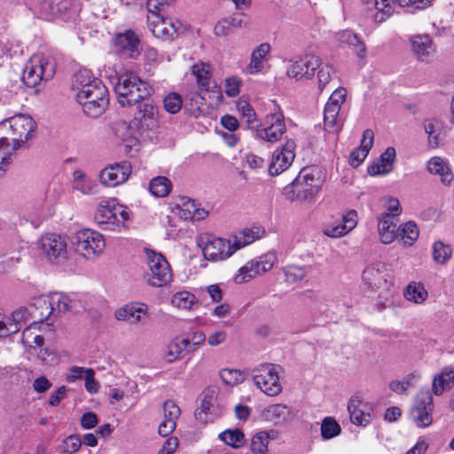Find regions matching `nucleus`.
<instances>
[{
	"instance_id": "59",
	"label": "nucleus",
	"mask_w": 454,
	"mask_h": 454,
	"mask_svg": "<svg viewBox=\"0 0 454 454\" xmlns=\"http://www.w3.org/2000/svg\"><path fill=\"white\" fill-rule=\"evenodd\" d=\"M163 105L167 112L176 114L182 107L183 99L179 94L172 92L165 97Z\"/></svg>"
},
{
	"instance_id": "38",
	"label": "nucleus",
	"mask_w": 454,
	"mask_h": 454,
	"mask_svg": "<svg viewBox=\"0 0 454 454\" xmlns=\"http://www.w3.org/2000/svg\"><path fill=\"white\" fill-rule=\"evenodd\" d=\"M338 40L341 43L348 44L356 53L357 58L364 60L366 58V46L360 37L351 30H343L338 34Z\"/></svg>"
},
{
	"instance_id": "22",
	"label": "nucleus",
	"mask_w": 454,
	"mask_h": 454,
	"mask_svg": "<svg viewBox=\"0 0 454 454\" xmlns=\"http://www.w3.org/2000/svg\"><path fill=\"white\" fill-rule=\"evenodd\" d=\"M131 173L129 161H122L106 167L99 173L100 183L106 187H116L125 183Z\"/></svg>"
},
{
	"instance_id": "21",
	"label": "nucleus",
	"mask_w": 454,
	"mask_h": 454,
	"mask_svg": "<svg viewBox=\"0 0 454 454\" xmlns=\"http://www.w3.org/2000/svg\"><path fill=\"white\" fill-rule=\"evenodd\" d=\"M39 12L47 19L60 17L68 20L76 14L77 7L73 0H42Z\"/></svg>"
},
{
	"instance_id": "27",
	"label": "nucleus",
	"mask_w": 454,
	"mask_h": 454,
	"mask_svg": "<svg viewBox=\"0 0 454 454\" xmlns=\"http://www.w3.org/2000/svg\"><path fill=\"white\" fill-rule=\"evenodd\" d=\"M271 46L268 43H262L255 47L250 56V60L246 67L248 74H258L265 69L266 63L270 59Z\"/></svg>"
},
{
	"instance_id": "37",
	"label": "nucleus",
	"mask_w": 454,
	"mask_h": 454,
	"mask_svg": "<svg viewBox=\"0 0 454 454\" xmlns=\"http://www.w3.org/2000/svg\"><path fill=\"white\" fill-rule=\"evenodd\" d=\"M179 215L184 220H202L207 217V211L205 208L200 207L195 200L189 198H182L180 200Z\"/></svg>"
},
{
	"instance_id": "9",
	"label": "nucleus",
	"mask_w": 454,
	"mask_h": 454,
	"mask_svg": "<svg viewBox=\"0 0 454 454\" xmlns=\"http://www.w3.org/2000/svg\"><path fill=\"white\" fill-rule=\"evenodd\" d=\"M71 243L75 253L86 259H93L98 256L106 247L103 235L91 229H83L77 231Z\"/></svg>"
},
{
	"instance_id": "41",
	"label": "nucleus",
	"mask_w": 454,
	"mask_h": 454,
	"mask_svg": "<svg viewBox=\"0 0 454 454\" xmlns=\"http://www.w3.org/2000/svg\"><path fill=\"white\" fill-rule=\"evenodd\" d=\"M454 383V368L446 367L441 373L434 376L432 389L435 395H440Z\"/></svg>"
},
{
	"instance_id": "30",
	"label": "nucleus",
	"mask_w": 454,
	"mask_h": 454,
	"mask_svg": "<svg viewBox=\"0 0 454 454\" xmlns=\"http://www.w3.org/2000/svg\"><path fill=\"white\" fill-rule=\"evenodd\" d=\"M265 236V230L259 224H254L250 227L244 228L238 233L231 236L237 251L251 245L256 240Z\"/></svg>"
},
{
	"instance_id": "46",
	"label": "nucleus",
	"mask_w": 454,
	"mask_h": 454,
	"mask_svg": "<svg viewBox=\"0 0 454 454\" xmlns=\"http://www.w3.org/2000/svg\"><path fill=\"white\" fill-rule=\"evenodd\" d=\"M51 307L53 308V313L66 312L75 307L74 301L67 294L63 293H51L47 295Z\"/></svg>"
},
{
	"instance_id": "53",
	"label": "nucleus",
	"mask_w": 454,
	"mask_h": 454,
	"mask_svg": "<svg viewBox=\"0 0 454 454\" xmlns=\"http://www.w3.org/2000/svg\"><path fill=\"white\" fill-rule=\"evenodd\" d=\"M13 147L10 146L9 140L5 137L0 138V176L6 168L12 163Z\"/></svg>"
},
{
	"instance_id": "35",
	"label": "nucleus",
	"mask_w": 454,
	"mask_h": 454,
	"mask_svg": "<svg viewBox=\"0 0 454 454\" xmlns=\"http://www.w3.org/2000/svg\"><path fill=\"white\" fill-rule=\"evenodd\" d=\"M410 43L413 53L420 60L427 59L434 51L432 39L427 34L412 35Z\"/></svg>"
},
{
	"instance_id": "48",
	"label": "nucleus",
	"mask_w": 454,
	"mask_h": 454,
	"mask_svg": "<svg viewBox=\"0 0 454 454\" xmlns=\"http://www.w3.org/2000/svg\"><path fill=\"white\" fill-rule=\"evenodd\" d=\"M74 188L83 194H90L93 192L96 184L89 178L82 170L74 172Z\"/></svg>"
},
{
	"instance_id": "57",
	"label": "nucleus",
	"mask_w": 454,
	"mask_h": 454,
	"mask_svg": "<svg viewBox=\"0 0 454 454\" xmlns=\"http://www.w3.org/2000/svg\"><path fill=\"white\" fill-rule=\"evenodd\" d=\"M23 51L17 42H9L4 35H0V56L13 57L22 54Z\"/></svg>"
},
{
	"instance_id": "6",
	"label": "nucleus",
	"mask_w": 454,
	"mask_h": 454,
	"mask_svg": "<svg viewBox=\"0 0 454 454\" xmlns=\"http://www.w3.org/2000/svg\"><path fill=\"white\" fill-rule=\"evenodd\" d=\"M9 129L11 137L10 146L13 147V153L30 137L36 129V123L28 114H17L10 118H6L0 122V130Z\"/></svg>"
},
{
	"instance_id": "45",
	"label": "nucleus",
	"mask_w": 454,
	"mask_h": 454,
	"mask_svg": "<svg viewBox=\"0 0 454 454\" xmlns=\"http://www.w3.org/2000/svg\"><path fill=\"white\" fill-rule=\"evenodd\" d=\"M419 235L418 225L412 221L404 223L398 227L397 237L405 247H411L418 239Z\"/></svg>"
},
{
	"instance_id": "29",
	"label": "nucleus",
	"mask_w": 454,
	"mask_h": 454,
	"mask_svg": "<svg viewBox=\"0 0 454 454\" xmlns=\"http://www.w3.org/2000/svg\"><path fill=\"white\" fill-rule=\"evenodd\" d=\"M164 419L160 424L158 432L160 435L167 437L173 433L176 427V419L181 414L180 408L171 400L163 404Z\"/></svg>"
},
{
	"instance_id": "42",
	"label": "nucleus",
	"mask_w": 454,
	"mask_h": 454,
	"mask_svg": "<svg viewBox=\"0 0 454 454\" xmlns=\"http://www.w3.org/2000/svg\"><path fill=\"white\" fill-rule=\"evenodd\" d=\"M427 170L431 174L441 176L443 184H450L452 180V174L448 162L441 157H433L427 162Z\"/></svg>"
},
{
	"instance_id": "19",
	"label": "nucleus",
	"mask_w": 454,
	"mask_h": 454,
	"mask_svg": "<svg viewBox=\"0 0 454 454\" xmlns=\"http://www.w3.org/2000/svg\"><path fill=\"white\" fill-rule=\"evenodd\" d=\"M133 124L142 131L153 130L158 127L159 112L153 101L147 99L138 103Z\"/></svg>"
},
{
	"instance_id": "58",
	"label": "nucleus",
	"mask_w": 454,
	"mask_h": 454,
	"mask_svg": "<svg viewBox=\"0 0 454 454\" xmlns=\"http://www.w3.org/2000/svg\"><path fill=\"white\" fill-rule=\"evenodd\" d=\"M317 83L318 89L322 90L326 84H328L333 74V68L329 64L319 62V67L317 68Z\"/></svg>"
},
{
	"instance_id": "8",
	"label": "nucleus",
	"mask_w": 454,
	"mask_h": 454,
	"mask_svg": "<svg viewBox=\"0 0 454 454\" xmlns=\"http://www.w3.org/2000/svg\"><path fill=\"white\" fill-rule=\"evenodd\" d=\"M365 10L376 23L384 22L395 12V4L423 10L429 7L434 0H364Z\"/></svg>"
},
{
	"instance_id": "28",
	"label": "nucleus",
	"mask_w": 454,
	"mask_h": 454,
	"mask_svg": "<svg viewBox=\"0 0 454 454\" xmlns=\"http://www.w3.org/2000/svg\"><path fill=\"white\" fill-rule=\"evenodd\" d=\"M27 308L29 309V316L31 317L30 325H38L50 318L53 313V308L49 301L47 295L37 297L34 302L30 303Z\"/></svg>"
},
{
	"instance_id": "17",
	"label": "nucleus",
	"mask_w": 454,
	"mask_h": 454,
	"mask_svg": "<svg viewBox=\"0 0 454 454\" xmlns=\"http://www.w3.org/2000/svg\"><path fill=\"white\" fill-rule=\"evenodd\" d=\"M433 396L428 390H421L415 400L411 416L418 427H427L433 422Z\"/></svg>"
},
{
	"instance_id": "1",
	"label": "nucleus",
	"mask_w": 454,
	"mask_h": 454,
	"mask_svg": "<svg viewBox=\"0 0 454 454\" xmlns=\"http://www.w3.org/2000/svg\"><path fill=\"white\" fill-rule=\"evenodd\" d=\"M72 88L76 92L77 102L87 116L97 118L106 111L109 104L107 88L90 71L83 69L77 72Z\"/></svg>"
},
{
	"instance_id": "13",
	"label": "nucleus",
	"mask_w": 454,
	"mask_h": 454,
	"mask_svg": "<svg viewBox=\"0 0 454 454\" xmlns=\"http://www.w3.org/2000/svg\"><path fill=\"white\" fill-rule=\"evenodd\" d=\"M111 45L115 54L124 58L136 59L141 51L140 36L129 28L116 32L111 40Z\"/></svg>"
},
{
	"instance_id": "43",
	"label": "nucleus",
	"mask_w": 454,
	"mask_h": 454,
	"mask_svg": "<svg viewBox=\"0 0 454 454\" xmlns=\"http://www.w3.org/2000/svg\"><path fill=\"white\" fill-rule=\"evenodd\" d=\"M171 304L178 309L192 310L199 305V302L193 294L182 290L172 295Z\"/></svg>"
},
{
	"instance_id": "60",
	"label": "nucleus",
	"mask_w": 454,
	"mask_h": 454,
	"mask_svg": "<svg viewBox=\"0 0 454 454\" xmlns=\"http://www.w3.org/2000/svg\"><path fill=\"white\" fill-rule=\"evenodd\" d=\"M35 328V325H29L26 327L22 333V341L25 345L35 348H41L43 345V338L39 334L33 335L32 329Z\"/></svg>"
},
{
	"instance_id": "64",
	"label": "nucleus",
	"mask_w": 454,
	"mask_h": 454,
	"mask_svg": "<svg viewBox=\"0 0 454 454\" xmlns=\"http://www.w3.org/2000/svg\"><path fill=\"white\" fill-rule=\"evenodd\" d=\"M383 201H384V207L386 208L385 213L389 214V215L392 218L401 215L402 208L400 207V202L396 198L387 196L383 199Z\"/></svg>"
},
{
	"instance_id": "33",
	"label": "nucleus",
	"mask_w": 454,
	"mask_h": 454,
	"mask_svg": "<svg viewBox=\"0 0 454 454\" xmlns=\"http://www.w3.org/2000/svg\"><path fill=\"white\" fill-rule=\"evenodd\" d=\"M261 417L264 421L273 425H282L290 419L291 411L286 404L274 403L263 408Z\"/></svg>"
},
{
	"instance_id": "16",
	"label": "nucleus",
	"mask_w": 454,
	"mask_h": 454,
	"mask_svg": "<svg viewBox=\"0 0 454 454\" xmlns=\"http://www.w3.org/2000/svg\"><path fill=\"white\" fill-rule=\"evenodd\" d=\"M346 99V90L344 88L336 89L329 98L324 110V123L329 131H339L341 128V122L339 119V114L342 104Z\"/></svg>"
},
{
	"instance_id": "36",
	"label": "nucleus",
	"mask_w": 454,
	"mask_h": 454,
	"mask_svg": "<svg viewBox=\"0 0 454 454\" xmlns=\"http://www.w3.org/2000/svg\"><path fill=\"white\" fill-rule=\"evenodd\" d=\"M378 231L380 241L384 244L392 243L397 237L398 228L389 214L382 213L378 216Z\"/></svg>"
},
{
	"instance_id": "10",
	"label": "nucleus",
	"mask_w": 454,
	"mask_h": 454,
	"mask_svg": "<svg viewBox=\"0 0 454 454\" xmlns=\"http://www.w3.org/2000/svg\"><path fill=\"white\" fill-rule=\"evenodd\" d=\"M321 186L320 181L315 178L313 171L302 169L297 177L284 189L288 200H307L317 193Z\"/></svg>"
},
{
	"instance_id": "7",
	"label": "nucleus",
	"mask_w": 454,
	"mask_h": 454,
	"mask_svg": "<svg viewBox=\"0 0 454 454\" xmlns=\"http://www.w3.org/2000/svg\"><path fill=\"white\" fill-rule=\"evenodd\" d=\"M282 367L272 363H262L251 372L255 387L268 396H277L282 392L279 373Z\"/></svg>"
},
{
	"instance_id": "11",
	"label": "nucleus",
	"mask_w": 454,
	"mask_h": 454,
	"mask_svg": "<svg viewBox=\"0 0 454 454\" xmlns=\"http://www.w3.org/2000/svg\"><path fill=\"white\" fill-rule=\"evenodd\" d=\"M200 247L205 259L214 262L226 261L237 252L231 236L230 239L205 236L200 239Z\"/></svg>"
},
{
	"instance_id": "3",
	"label": "nucleus",
	"mask_w": 454,
	"mask_h": 454,
	"mask_svg": "<svg viewBox=\"0 0 454 454\" xmlns=\"http://www.w3.org/2000/svg\"><path fill=\"white\" fill-rule=\"evenodd\" d=\"M57 63L51 54H34L23 68L22 81L29 88L51 80L56 72Z\"/></svg>"
},
{
	"instance_id": "24",
	"label": "nucleus",
	"mask_w": 454,
	"mask_h": 454,
	"mask_svg": "<svg viewBox=\"0 0 454 454\" xmlns=\"http://www.w3.org/2000/svg\"><path fill=\"white\" fill-rule=\"evenodd\" d=\"M358 221L356 210H349L342 215L340 221L333 222L325 225L323 233L332 239H339L348 234L356 228Z\"/></svg>"
},
{
	"instance_id": "52",
	"label": "nucleus",
	"mask_w": 454,
	"mask_h": 454,
	"mask_svg": "<svg viewBox=\"0 0 454 454\" xmlns=\"http://www.w3.org/2000/svg\"><path fill=\"white\" fill-rule=\"evenodd\" d=\"M184 353L185 351L179 341V337H175L166 346L164 357L168 363H173L181 358Z\"/></svg>"
},
{
	"instance_id": "14",
	"label": "nucleus",
	"mask_w": 454,
	"mask_h": 454,
	"mask_svg": "<svg viewBox=\"0 0 454 454\" xmlns=\"http://www.w3.org/2000/svg\"><path fill=\"white\" fill-rule=\"evenodd\" d=\"M286 131L284 114L277 111L265 116L263 122L255 129V137L269 143H276Z\"/></svg>"
},
{
	"instance_id": "2",
	"label": "nucleus",
	"mask_w": 454,
	"mask_h": 454,
	"mask_svg": "<svg viewBox=\"0 0 454 454\" xmlns=\"http://www.w3.org/2000/svg\"><path fill=\"white\" fill-rule=\"evenodd\" d=\"M114 89L118 102L122 106L137 104L151 93L148 83L132 72H125L118 75Z\"/></svg>"
},
{
	"instance_id": "4",
	"label": "nucleus",
	"mask_w": 454,
	"mask_h": 454,
	"mask_svg": "<svg viewBox=\"0 0 454 454\" xmlns=\"http://www.w3.org/2000/svg\"><path fill=\"white\" fill-rule=\"evenodd\" d=\"M94 219L104 230L120 231L129 219V211L116 199H104L98 204Z\"/></svg>"
},
{
	"instance_id": "63",
	"label": "nucleus",
	"mask_w": 454,
	"mask_h": 454,
	"mask_svg": "<svg viewBox=\"0 0 454 454\" xmlns=\"http://www.w3.org/2000/svg\"><path fill=\"white\" fill-rule=\"evenodd\" d=\"M81 438L76 434H71L62 442L61 451L65 454H74L81 448Z\"/></svg>"
},
{
	"instance_id": "5",
	"label": "nucleus",
	"mask_w": 454,
	"mask_h": 454,
	"mask_svg": "<svg viewBox=\"0 0 454 454\" xmlns=\"http://www.w3.org/2000/svg\"><path fill=\"white\" fill-rule=\"evenodd\" d=\"M146 269L144 280L153 287H163L172 280V270L165 256L150 248H145Z\"/></svg>"
},
{
	"instance_id": "51",
	"label": "nucleus",
	"mask_w": 454,
	"mask_h": 454,
	"mask_svg": "<svg viewBox=\"0 0 454 454\" xmlns=\"http://www.w3.org/2000/svg\"><path fill=\"white\" fill-rule=\"evenodd\" d=\"M31 323V317L29 316V309L27 307H22L13 311L11 317L8 318L6 325H15L17 332H19L23 325L27 327Z\"/></svg>"
},
{
	"instance_id": "34",
	"label": "nucleus",
	"mask_w": 454,
	"mask_h": 454,
	"mask_svg": "<svg viewBox=\"0 0 454 454\" xmlns=\"http://www.w3.org/2000/svg\"><path fill=\"white\" fill-rule=\"evenodd\" d=\"M374 134L372 129H365L363 133L360 146L351 152L349 163L356 168L366 159L371 148L373 145Z\"/></svg>"
},
{
	"instance_id": "44",
	"label": "nucleus",
	"mask_w": 454,
	"mask_h": 454,
	"mask_svg": "<svg viewBox=\"0 0 454 454\" xmlns=\"http://www.w3.org/2000/svg\"><path fill=\"white\" fill-rule=\"evenodd\" d=\"M404 298L413 303L421 304L428 296L424 285L420 282H411L403 291Z\"/></svg>"
},
{
	"instance_id": "18",
	"label": "nucleus",
	"mask_w": 454,
	"mask_h": 454,
	"mask_svg": "<svg viewBox=\"0 0 454 454\" xmlns=\"http://www.w3.org/2000/svg\"><path fill=\"white\" fill-rule=\"evenodd\" d=\"M295 142L293 139H288L274 151L269 165L270 176H278L290 168L295 158Z\"/></svg>"
},
{
	"instance_id": "25",
	"label": "nucleus",
	"mask_w": 454,
	"mask_h": 454,
	"mask_svg": "<svg viewBox=\"0 0 454 454\" xmlns=\"http://www.w3.org/2000/svg\"><path fill=\"white\" fill-rule=\"evenodd\" d=\"M348 411L349 413L350 421L360 427H365L370 424L372 420V406L362 401L358 396H352L348 403Z\"/></svg>"
},
{
	"instance_id": "26",
	"label": "nucleus",
	"mask_w": 454,
	"mask_h": 454,
	"mask_svg": "<svg viewBox=\"0 0 454 454\" xmlns=\"http://www.w3.org/2000/svg\"><path fill=\"white\" fill-rule=\"evenodd\" d=\"M148 310L147 304L140 301H132L118 309L114 313V317L117 320L137 324L149 317Z\"/></svg>"
},
{
	"instance_id": "49",
	"label": "nucleus",
	"mask_w": 454,
	"mask_h": 454,
	"mask_svg": "<svg viewBox=\"0 0 454 454\" xmlns=\"http://www.w3.org/2000/svg\"><path fill=\"white\" fill-rule=\"evenodd\" d=\"M149 190L155 197H165L171 190V182L165 176L154 177L149 184Z\"/></svg>"
},
{
	"instance_id": "56",
	"label": "nucleus",
	"mask_w": 454,
	"mask_h": 454,
	"mask_svg": "<svg viewBox=\"0 0 454 454\" xmlns=\"http://www.w3.org/2000/svg\"><path fill=\"white\" fill-rule=\"evenodd\" d=\"M236 106L238 112L240 114L241 117L246 121V122L252 124L255 121V111L246 98H240L238 100Z\"/></svg>"
},
{
	"instance_id": "54",
	"label": "nucleus",
	"mask_w": 454,
	"mask_h": 454,
	"mask_svg": "<svg viewBox=\"0 0 454 454\" xmlns=\"http://www.w3.org/2000/svg\"><path fill=\"white\" fill-rule=\"evenodd\" d=\"M219 375L224 384L229 386L239 385L246 379V374L236 369H223L220 371Z\"/></svg>"
},
{
	"instance_id": "32",
	"label": "nucleus",
	"mask_w": 454,
	"mask_h": 454,
	"mask_svg": "<svg viewBox=\"0 0 454 454\" xmlns=\"http://www.w3.org/2000/svg\"><path fill=\"white\" fill-rule=\"evenodd\" d=\"M395 149L394 147H387L380 156V159L368 167V173L370 176H385L390 173L394 168V162L395 160Z\"/></svg>"
},
{
	"instance_id": "20",
	"label": "nucleus",
	"mask_w": 454,
	"mask_h": 454,
	"mask_svg": "<svg viewBox=\"0 0 454 454\" xmlns=\"http://www.w3.org/2000/svg\"><path fill=\"white\" fill-rule=\"evenodd\" d=\"M320 58L307 54L298 60H290L286 68V75L295 80L310 79L319 67Z\"/></svg>"
},
{
	"instance_id": "12",
	"label": "nucleus",
	"mask_w": 454,
	"mask_h": 454,
	"mask_svg": "<svg viewBox=\"0 0 454 454\" xmlns=\"http://www.w3.org/2000/svg\"><path fill=\"white\" fill-rule=\"evenodd\" d=\"M277 254L273 251L267 252L242 266L235 275V282L241 284L262 275L270 270L277 262Z\"/></svg>"
},
{
	"instance_id": "50",
	"label": "nucleus",
	"mask_w": 454,
	"mask_h": 454,
	"mask_svg": "<svg viewBox=\"0 0 454 454\" xmlns=\"http://www.w3.org/2000/svg\"><path fill=\"white\" fill-rule=\"evenodd\" d=\"M219 438L234 449H239L245 443L244 434L239 429H227L219 434Z\"/></svg>"
},
{
	"instance_id": "61",
	"label": "nucleus",
	"mask_w": 454,
	"mask_h": 454,
	"mask_svg": "<svg viewBox=\"0 0 454 454\" xmlns=\"http://www.w3.org/2000/svg\"><path fill=\"white\" fill-rule=\"evenodd\" d=\"M283 272L286 277V281L288 283H295L302 279L305 275L304 268L296 265H287L284 267Z\"/></svg>"
},
{
	"instance_id": "23",
	"label": "nucleus",
	"mask_w": 454,
	"mask_h": 454,
	"mask_svg": "<svg viewBox=\"0 0 454 454\" xmlns=\"http://www.w3.org/2000/svg\"><path fill=\"white\" fill-rule=\"evenodd\" d=\"M40 249L51 262L67 259V250L66 239L57 234H46L40 240Z\"/></svg>"
},
{
	"instance_id": "40",
	"label": "nucleus",
	"mask_w": 454,
	"mask_h": 454,
	"mask_svg": "<svg viewBox=\"0 0 454 454\" xmlns=\"http://www.w3.org/2000/svg\"><path fill=\"white\" fill-rule=\"evenodd\" d=\"M277 432L274 430L261 431L254 434L251 440V450L254 454H266L270 440L275 439Z\"/></svg>"
},
{
	"instance_id": "15",
	"label": "nucleus",
	"mask_w": 454,
	"mask_h": 454,
	"mask_svg": "<svg viewBox=\"0 0 454 454\" xmlns=\"http://www.w3.org/2000/svg\"><path fill=\"white\" fill-rule=\"evenodd\" d=\"M147 23L153 35L160 39L168 40L183 29V24L180 20L163 17L158 12L149 13Z\"/></svg>"
},
{
	"instance_id": "39",
	"label": "nucleus",
	"mask_w": 454,
	"mask_h": 454,
	"mask_svg": "<svg viewBox=\"0 0 454 454\" xmlns=\"http://www.w3.org/2000/svg\"><path fill=\"white\" fill-rule=\"evenodd\" d=\"M20 216L22 220L30 223L37 228L45 219L43 207L41 203L27 204L20 211Z\"/></svg>"
},
{
	"instance_id": "62",
	"label": "nucleus",
	"mask_w": 454,
	"mask_h": 454,
	"mask_svg": "<svg viewBox=\"0 0 454 454\" xmlns=\"http://www.w3.org/2000/svg\"><path fill=\"white\" fill-rule=\"evenodd\" d=\"M242 84V79L238 76L226 78L224 81L225 94L230 98L238 96L240 92Z\"/></svg>"
},
{
	"instance_id": "31",
	"label": "nucleus",
	"mask_w": 454,
	"mask_h": 454,
	"mask_svg": "<svg viewBox=\"0 0 454 454\" xmlns=\"http://www.w3.org/2000/svg\"><path fill=\"white\" fill-rule=\"evenodd\" d=\"M192 74L196 78V82L201 91H210L216 88V83L212 78L211 67L204 62H198L191 67Z\"/></svg>"
},
{
	"instance_id": "47",
	"label": "nucleus",
	"mask_w": 454,
	"mask_h": 454,
	"mask_svg": "<svg viewBox=\"0 0 454 454\" xmlns=\"http://www.w3.org/2000/svg\"><path fill=\"white\" fill-rule=\"evenodd\" d=\"M452 256L450 245L437 240L432 245V257L438 264H445Z\"/></svg>"
},
{
	"instance_id": "55",
	"label": "nucleus",
	"mask_w": 454,
	"mask_h": 454,
	"mask_svg": "<svg viewBox=\"0 0 454 454\" xmlns=\"http://www.w3.org/2000/svg\"><path fill=\"white\" fill-rule=\"evenodd\" d=\"M340 430V425L334 419L331 417L324 419L321 425V434L324 439L328 440L339 435Z\"/></svg>"
}]
</instances>
